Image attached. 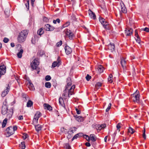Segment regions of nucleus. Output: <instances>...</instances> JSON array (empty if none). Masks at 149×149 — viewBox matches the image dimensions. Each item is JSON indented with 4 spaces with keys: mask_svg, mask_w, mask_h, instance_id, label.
<instances>
[{
    "mask_svg": "<svg viewBox=\"0 0 149 149\" xmlns=\"http://www.w3.org/2000/svg\"><path fill=\"white\" fill-rule=\"evenodd\" d=\"M1 113L3 115L7 113V118L10 119L12 117L13 115V110L12 109H10L8 110L7 105H4L2 107Z\"/></svg>",
    "mask_w": 149,
    "mask_h": 149,
    "instance_id": "obj_1",
    "label": "nucleus"
},
{
    "mask_svg": "<svg viewBox=\"0 0 149 149\" xmlns=\"http://www.w3.org/2000/svg\"><path fill=\"white\" fill-rule=\"evenodd\" d=\"M28 33V31L27 30L22 31L19 33L17 38L19 42H24L26 38Z\"/></svg>",
    "mask_w": 149,
    "mask_h": 149,
    "instance_id": "obj_2",
    "label": "nucleus"
},
{
    "mask_svg": "<svg viewBox=\"0 0 149 149\" xmlns=\"http://www.w3.org/2000/svg\"><path fill=\"white\" fill-rule=\"evenodd\" d=\"M39 62L38 61V59H35L33 61L32 63H31V68L33 70L36 69L38 70L39 69L38 68V66L39 65ZM39 71H38L37 73L38 74L39 72Z\"/></svg>",
    "mask_w": 149,
    "mask_h": 149,
    "instance_id": "obj_3",
    "label": "nucleus"
},
{
    "mask_svg": "<svg viewBox=\"0 0 149 149\" xmlns=\"http://www.w3.org/2000/svg\"><path fill=\"white\" fill-rule=\"evenodd\" d=\"M134 98L133 99V101L134 102H136L137 103H140L139 92L136 90L135 92L133 95Z\"/></svg>",
    "mask_w": 149,
    "mask_h": 149,
    "instance_id": "obj_4",
    "label": "nucleus"
},
{
    "mask_svg": "<svg viewBox=\"0 0 149 149\" xmlns=\"http://www.w3.org/2000/svg\"><path fill=\"white\" fill-rule=\"evenodd\" d=\"M6 131L7 133V136L8 137L10 136L14 133V131L13 130V127L11 126L8 127L6 129Z\"/></svg>",
    "mask_w": 149,
    "mask_h": 149,
    "instance_id": "obj_5",
    "label": "nucleus"
},
{
    "mask_svg": "<svg viewBox=\"0 0 149 149\" xmlns=\"http://www.w3.org/2000/svg\"><path fill=\"white\" fill-rule=\"evenodd\" d=\"M75 88V86L73 85L69 89L67 90L68 91V97H70L72 95H74V90Z\"/></svg>",
    "mask_w": 149,
    "mask_h": 149,
    "instance_id": "obj_6",
    "label": "nucleus"
},
{
    "mask_svg": "<svg viewBox=\"0 0 149 149\" xmlns=\"http://www.w3.org/2000/svg\"><path fill=\"white\" fill-rule=\"evenodd\" d=\"M120 64L124 70L126 69V61L123 58H121Z\"/></svg>",
    "mask_w": 149,
    "mask_h": 149,
    "instance_id": "obj_7",
    "label": "nucleus"
},
{
    "mask_svg": "<svg viewBox=\"0 0 149 149\" xmlns=\"http://www.w3.org/2000/svg\"><path fill=\"white\" fill-rule=\"evenodd\" d=\"M66 34L67 36L70 40L72 39L73 37H74V35L73 33L69 30L67 29V30L66 32Z\"/></svg>",
    "mask_w": 149,
    "mask_h": 149,
    "instance_id": "obj_8",
    "label": "nucleus"
},
{
    "mask_svg": "<svg viewBox=\"0 0 149 149\" xmlns=\"http://www.w3.org/2000/svg\"><path fill=\"white\" fill-rule=\"evenodd\" d=\"M41 114L39 111H37L34 116L33 122H37L39 118L41 116Z\"/></svg>",
    "mask_w": 149,
    "mask_h": 149,
    "instance_id": "obj_9",
    "label": "nucleus"
},
{
    "mask_svg": "<svg viewBox=\"0 0 149 149\" xmlns=\"http://www.w3.org/2000/svg\"><path fill=\"white\" fill-rule=\"evenodd\" d=\"M6 71V67L4 65L0 66V74H4Z\"/></svg>",
    "mask_w": 149,
    "mask_h": 149,
    "instance_id": "obj_10",
    "label": "nucleus"
},
{
    "mask_svg": "<svg viewBox=\"0 0 149 149\" xmlns=\"http://www.w3.org/2000/svg\"><path fill=\"white\" fill-rule=\"evenodd\" d=\"M133 30L132 29H127L125 30V33L126 36H130L132 35Z\"/></svg>",
    "mask_w": 149,
    "mask_h": 149,
    "instance_id": "obj_11",
    "label": "nucleus"
},
{
    "mask_svg": "<svg viewBox=\"0 0 149 149\" xmlns=\"http://www.w3.org/2000/svg\"><path fill=\"white\" fill-rule=\"evenodd\" d=\"M71 85V83L70 82H69L67 83V85L66 87L65 90L64 91V93L62 95V96L63 98L65 97V95H66L67 93V90L69 89V87Z\"/></svg>",
    "mask_w": 149,
    "mask_h": 149,
    "instance_id": "obj_12",
    "label": "nucleus"
},
{
    "mask_svg": "<svg viewBox=\"0 0 149 149\" xmlns=\"http://www.w3.org/2000/svg\"><path fill=\"white\" fill-rule=\"evenodd\" d=\"M60 58V57H58V58L57 61H54L52 63V67L53 68H54L56 66L58 67L60 65V60L59 59Z\"/></svg>",
    "mask_w": 149,
    "mask_h": 149,
    "instance_id": "obj_13",
    "label": "nucleus"
},
{
    "mask_svg": "<svg viewBox=\"0 0 149 149\" xmlns=\"http://www.w3.org/2000/svg\"><path fill=\"white\" fill-rule=\"evenodd\" d=\"M10 88V87L9 85L8 84L6 89L2 92L1 94L2 97H4L8 94V92L9 91Z\"/></svg>",
    "mask_w": 149,
    "mask_h": 149,
    "instance_id": "obj_14",
    "label": "nucleus"
},
{
    "mask_svg": "<svg viewBox=\"0 0 149 149\" xmlns=\"http://www.w3.org/2000/svg\"><path fill=\"white\" fill-rule=\"evenodd\" d=\"M65 53L67 55L70 54L72 52L71 48L68 46H65Z\"/></svg>",
    "mask_w": 149,
    "mask_h": 149,
    "instance_id": "obj_15",
    "label": "nucleus"
},
{
    "mask_svg": "<svg viewBox=\"0 0 149 149\" xmlns=\"http://www.w3.org/2000/svg\"><path fill=\"white\" fill-rule=\"evenodd\" d=\"M88 13L90 17L94 19H95L96 18V15L95 13H93L91 10H88Z\"/></svg>",
    "mask_w": 149,
    "mask_h": 149,
    "instance_id": "obj_16",
    "label": "nucleus"
},
{
    "mask_svg": "<svg viewBox=\"0 0 149 149\" xmlns=\"http://www.w3.org/2000/svg\"><path fill=\"white\" fill-rule=\"evenodd\" d=\"M45 26L46 27V31H53L54 29V27L51 26L50 25L48 24L46 25Z\"/></svg>",
    "mask_w": 149,
    "mask_h": 149,
    "instance_id": "obj_17",
    "label": "nucleus"
},
{
    "mask_svg": "<svg viewBox=\"0 0 149 149\" xmlns=\"http://www.w3.org/2000/svg\"><path fill=\"white\" fill-rule=\"evenodd\" d=\"M108 46V49L111 50V52H112L115 50V46L113 43H111Z\"/></svg>",
    "mask_w": 149,
    "mask_h": 149,
    "instance_id": "obj_18",
    "label": "nucleus"
},
{
    "mask_svg": "<svg viewBox=\"0 0 149 149\" xmlns=\"http://www.w3.org/2000/svg\"><path fill=\"white\" fill-rule=\"evenodd\" d=\"M76 120L79 122H82L84 121V118L80 116L76 115L75 116Z\"/></svg>",
    "mask_w": 149,
    "mask_h": 149,
    "instance_id": "obj_19",
    "label": "nucleus"
},
{
    "mask_svg": "<svg viewBox=\"0 0 149 149\" xmlns=\"http://www.w3.org/2000/svg\"><path fill=\"white\" fill-rule=\"evenodd\" d=\"M120 5L121 7V11L124 13H126L127 12V10L126 8L124 6V5L123 3H120Z\"/></svg>",
    "mask_w": 149,
    "mask_h": 149,
    "instance_id": "obj_20",
    "label": "nucleus"
},
{
    "mask_svg": "<svg viewBox=\"0 0 149 149\" xmlns=\"http://www.w3.org/2000/svg\"><path fill=\"white\" fill-rule=\"evenodd\" d=\"M90 140H91L92 141L94 142L96 140V137L94 134H91L90 135Z\"/></svg>",
    "mask_w": 149,
    "mask_h": 149,
    "instance_id": "obj_21",
    "label": "nucleus"
},
{
    "mask_svg": "<svg viewBox=\"0 0 149 149\" xmlns=\"http://www.w3.org/2000/svg\"><path fill=\"white\" fill-rule=\"evenodd\" d=\"M23 52L22 49H20L19 52L17 53V56L19 58H21L22 57V55Z\"/></svg>",
    "mask_w": 149,
    "mask_h": 149,
    "instance_id": "obj_22",
    "label": "nucleus"
},
{
    "mask_svg": "<svg viewBox=\"0 0 149 149\" xmlns=\"http://www.w3.org/2000/svg\"><path fill=\"white\" fill-rule=\"evenodd\" d=\"M44 106L45 107V109H47V110H49V111L52 110V108L49 105L47 104H44Z\"/></svg>",
    "mask_w": 149,
    "mask_h": 149,
    "instance_id": "obj_23",
    "label": "nucleus"
},
{
    "mask_svg": "<svg viewBox=\"0 0 149 149\" xmlns=\"http://www.w3.org/2000/svg\"><path fill=\"white\" fill-rule=\"evenodd\" d=\"M29 88L30 90L31 91H33L34 90V88L33 84L31 82V81H29Z\"/></svg>",
    "mask_w": 149,
    "mask_h": 149,
    "instance_id": "obj_24",
    "label": "nucleus"
},
{
    "mask_svg": "<svg viewBox=\"0 0 149 149\" xmlns=\"http://www.w3.org/2000/svg\"><path fill=\"white\" fill-rule=\"evenodd\" d=\"M35 127L36 130L38 132L41 130L42 126L41 125L39 124L35 125Z\"/></svg>",
    "mask_w": 149,
    "mask_h": 149,
    "instance_id": "obj_25",
    "label": "nucleus"
},
{
    "mask_svg": "<svg viewBox=\"0 0 149 149\" xmlns=\"http://www.w3.org/2000/svg\"><path fill=\"white\" fill-rule=\"evenodd\" d=\"M77 129V128L74 127L70 128V131H68L69 134H71L73 133L74 132L76 131Z\"/></svg>",
    "mask_w": 149,
    "mask_h": 149,
    "instance_id": "obj_26",
    "label": "nucleus"
},
{
    "mask_svg": "<svg viewBox=\"0 0 149 149\" xmlns=\"http://www.w3.org/2000/svg\"><path fill=\"white\" fill-rule=\"evenodd\" d=\"M19 147L21 149H25L26 148L25 143L24 142H22L19 145Z\"/></svg>",
    "mask_w": 149,
    "mask_h": 149,
    "instance_id": "obj_27",
    "label": "nucleus"
},
{
    "mask_svg": "<svg viewBox=\"0 0 149 149\" xmlns=\"http://www.w3.org/2000/svg\"><path fill=\"white\" fill-rule=\"evenodd\" d=\"M44 33V31H43V29L42 28H41L40 29H39L37 31V33L38 35L41 36Z\"/></svg>",
    "mask_w": 149,
    "mask_h": 149,
    "instance_id": "obj_28",
    "label": "nucleus"
},
{
    "mask_svg": "<svg viewBox=\"0 0 149 149\" xmlns=\"http://www.w3.org/2000/svg\"><path fill=\"white\" fill-rule=\"evenodd\" d=\"M24 1L26 8L28 9L29 8V0H24Z\"/></svg>",
    "mask_w": 149,
    "mask_h": 149,
    "instance_id": "obj_29",
    "label": "nucleus"
},
{
    "mask_svg": "<svg viewBox=\"0 0 149 149\" xmlns=\"http://www.w3.org/2000/svg\"><path fill=\"white\" fill-rule=\"evenodd\" d=\"M33 104L32 101L31 100H29L27 103L26 106L28 107H31L33 105Z\"/></svg>",
    "mask_w": 149,
    "mask_h": 149,
    "instance_id": "obj_30",
    "label": "nucleus"
},
{
    "mask_svg": "<svg viewBox=\"0 0 149 149\" xmlns=\"http://www.w3.org/2000/svg\"><path fill=\"white\" fill-rule=\"evenodd\" d=\"M99 20L102 25H103L104 24L105 22H107L105 21V19L102 17H99Z\"/></svg>",
    "mask_w": 149,
    "mask_h": 149,
    "instance_id": "obj_31",
    "label": "nucleus"
},
{
    "mask_svg": "<svg viewBox=\"0 0 149 149\" xmlns=\"http://www.w3.org/2000/svg\"><path fill=\"white\" fill-rule=\"evenodd\" d=\"M103 26L105 29H109V26L107 22H105Z\"/></svg>",
    "mask_w": 149,
    "mask_h": 149,
    "instance_id": "obj_32",
    "label": "nucleus"
},
{
    "mask_svg": "<svg viewBox=\"0 0 149 149\" xmlns=\"http://www.w3.org/2000/svg\"><path fill=\"white\" fill-rule=\"evenodd\" d=\"M59 103L61 105H63L64 104V101L61 97H60L59 99Z\"/></svg>",
    "mask_w": 149,
    "mask_h": 149,
    "instance_id": "obj_33",
    "label": "nucleus"
},
{
    "mask_svg": "<svg viewBox=\"0 0 149 149\" xmlns=\"http://www.w3.org/2000/svg\"><path fill=\"white\" fill-rule=\"evenodd\" d=\"M7 119L5 118L3 121L2 123V127L3 128L5 127L7 123Z\"/></svg>",
    "mask_w": 149,
    "mask_h": 149,
    "instance_id": "obj_34",
    "label": "nucleus"
},
{
    "mask_svg": "<svg viewBox=\"0 0 149 149\" xmlns=\"http://www.w3.org/2000/svg\"><path fill=\"white\" fill-rule=\"evenodd\" d=\"M98 70L100 73L102 72H103V68L101 65H100L98 68Z\"/></svg>",
    "mask_w": 149,
    "mask_h": 149,
    "instance_id": "obj_35",
    "label": "nucleus"
},
{
    "mask_svg": "<svg viewBox=\"0 0 149 149\" xmlns=\"http://www.w3.org/2000/svg\"><path fill=\"white\" fill-rule=\"evenodd\" d=\"M113 76L111 74H110L108 78V81L110 83H111L112 82V79Z\"/></svg>",
    "mask_w": 149,
    "mask_h": 149,
    "instance_id": "obj_36",
    "label": "nucleus"
},
{
    "mask_svg": "<svg viewBox=\"0 0 149 149\" xmlns=\"http://www.w3.org/2000/svg\"><path fill=\"white\" fill-rule=\"evenodd\" d=\"M135 130L132 128L131 127H130L128 129V132L131 133V134H133L134 132H135Z\"/></svg>",
    "mask_w": 149,
    "mask_h": 149,
    "instance_id": "obj_37",
    "label": "nucleus"
},
{
    "mask_svg": "<svg viewBox=\"0 0 149 149\" xmlns=\"http://www.w3.org/2000/svg\"><path fill=\"white\" fill-rule=\"evenodd\" d=\"M64 147L65 149H70L71 148L70 146L68 143H65L64 145Z\"/></svg>",
    "mask_w": 149,
    "mask_h": 149,
    "instance_id": "obj_38",
    "label": "nucleus"
},
{
    "mask_svg": "<svg viewBox=\"0 0 149 149\" xmlns=\"http://www.w3.org/2000/svg\"><path fill=\"white\" fill-rule=\"evenodd\" d=\"M45 86L48 88H50L51 87V84L49 82H47L45 83Z\"/></svg>",
    "mask_w": 149,
    "mask_h": 149,
    "instance_id": "obj_39",
    "label": "nucleus"
},
{
    "mask_svg": "<svg viewBox=\"0 0 149 149\" xmlns=\"http://www.w3.org/2000/svg\"><path fill=\"white\" fill-rule=\"evenodd\" d=\"M102 84L100 82H98L95 85V87L97 88L98 89L99 87L101 86Z\"/></svg>",
    "mask_w": 149,
    "mask_h": 149,
    "instance_id": "obj_40",
    "label": "nucleus"
},
{
    "mask_svg": "<svg viewBox=\"0 0 149 149\" xmlns=\"http://www.w3.org/2000/svg\"><path fill=\"white\" fill-rule=\"evenodd\" d=\"M70 24V23L69 22H66L65 24H64L62 27V28H63L65 27H67Z\"/></svg>",
    "mask_w": 149,
    "mask_h": 149,
    "instance_id": "obj_41",
    "label": "nucleus"
},
{
    "mask_svg": "<svg viewBox=\"0 0 149 149\" xmlns=\"http://www.w3.org/2000/svg\"><path fill=\"white\" fill-rule=\"evenodd\" d=\"M51 79V77L49 75H47L45 77V79L47 81L50 80Z\"/></svg>",
    "mask_w": 149,
    "mask_h": 149,
    "instance_id": "obj_42",
    "label": "nucleus"
},
{
    "mask_svg": "<svg viewBox=\"0 0 149 149\" xmlns=\"http://www.w3.org/2000/svg\"><path fill=\"white\" fill-rule=\"evenodd\" d=\"M111 103H110L109 104L107 108L106 109V112H108L109 111V110H110V109L111 108Z\"/></svg>",
    "mask_w": 149,
    "mask_h": 149,
    "instance_id": "obj_43",
    "label": "nucleus"
},
{
    "mask_svg": "<svg viewBox=\"0 0 149 149\" xmlns=\"http://www.w3.org/2000/svg\"><path fill=\"white\" fill-rule=\"evenodd\" d=\"M143 138L145 139H146V136L145 134L146 130L145 128H144V130L143 131Z\"/></svg>",
    "mask_w": 149,
    "mask_h": 149,
    "instance_id": "obj_44",
    "label": "nucleus"
},
{
    "mask_svg": "<svg viewBox=\"0 0 149 149\" xmlns=\"http://www.w3.org/2000/svg\"><path fill=\"white\" fill-rule=\"evenodd\" d=\"M62 44V41L60 40L59 42H57L56 43V46L57 47H59L61 46Z\"/></svg>",
    "mask_w": 149,
    "mask_h": 149,
    "instance_id": "obj_45",
    "label": "nucleus"
},
{
    "mask_svg": "<svg viewBox=\"0 0 149 149\" xmlns=\"http://www.w3.org/2000/svg\"><path fill=\"white\" fill-rule=\"evenodd\" d=\"M121 125V124L120 123H118V124L116 126L117 129L118 130L119 132L120 131V125Z\"/></svg>",
    "mask_w": 149,
    "mask_h": 149,
    "instance_id": "obj_46",
    "label": "nucleus"
},
{
    "mask_svg": "<svg viewBox=\"0 0 149 149\" xmlns=\"http://www.w3.org/2000/svg\"><path fill=\"white\" fill-rule=\"evenodd\" d=\"M83 137L85 138L87 141H89L90 140V138L88 136L86 135H84Z\"/></svg>",
    "mask_w": 149,
    "mask_h": 149,
    "instance_id": "obj_47",
    "label": "nucleus"
},
{
    "mask_svg": "<svg viewBox=\"0 0 149 149\" xmlns=\"http://www.w3.org/2000/svg\"><path fill=\"white\" fill-rule=\"evenodd\" d=\"M102 128V127L101 126V125H98L96 126V129L97 130H101Z\"/></svg>",
    "mask_w": 149,
    "mask_h": 149,
    "instance_id": "obj_48",
    "label": "nucleus"
},
{
    "mask_svg": "<svg viewBox=\"0 0 149 149\" xmlns=\"http://www.w3.org/2000/svg\"><path fill=\"white\" fill-rule=\"evenodd\" d=\"M91 77L90 76L89 74H88L86 77V79L87 81H89L91 79Z\"/></svg>",
    "mask_w": 149,
    "mask_h": 149,
    "instance_id": "obj_49",
    "label": "nucleus"
},
{
    "mask_svg": "<svg viewBox=\"0 0 149 149\" xmlns=\"http://www.w3.org/2000/svg\"><path fill=\"white\" fill-rule=\"evenodd\" d=\"M9 40V39L6 38H5L3 40V41L5 43H7L8 42Z\"/></svg>",
    "mask_w": 149,
    "mask_h": 149,
    "instance_id": "obj_50",
    "label": "nucleus"
},
{
    "mask_svg": "<svg viewBox=\"0 0 149 149\" xmlns=\"http://www.w3.org/2000/svg\"><path fill=\"white\" fill-rule=\"evenodd\" d=\"M78 137H79L78 136V135L77 134L76 135H75L73 137V138L72 139V140H73L74 139H77V138Z\"/></svg>",
    "mask_w": 149,
    "mask_h": 149,
    "instance_id": "obj_51",
    "label": "nucleus"
},
{
    "mask_svg": "<svg viewBox=\"0 0 149 149\" xmlns=\"http://www.w3.org/2000/svg\"><path fill=\"white\" fill-rule=\"evenodd\" d=\"M135 36L137 38H139V36L136 30H135Z\"/></svg>",
    "mask_w": 149,
    "mask_h": 149,
    "instance_id": "obj_52",
    "label": "nucleus"
},
{
    "mask_svg": "<svg viewBox=\"0 0 149 149\" xmlns=\"http://www.w3.org/2000/svg\"><path fill=\"white\" fill-rule=\"evenodd\" d=\"M143 30L148 32H149V29L147 27H146L145 28L143 29Z\"/></svg>",
    "mask_w": 149,
    "mask_h": 149,
    "instance_id": "obj_53",
    "label": "nucleus"
},
{
    "mask_svg": "<svg viewBox=\"0 0 149 149\" xmlns=\"http://www.w3.org/2000/svg\"><path fill=\"white\" fill-rule=\"evenodd\" d=\"M71 17L72 18V19L73 20H74V21L76 20V17H75V15H72L71 16Z\"/></svg>",
    "mask_w": 149,
    "mask_h": 149,
    "instance_id": "obj_54",
    "label": "nucleus"
},
{
    "mask_svg": "<svg viewBox=\"0 0 149 149\" xmlns=\"http://www.w3.org/2000/svg\"><path fill=\"white\" fill-rule=\"evenodd\" d=\"M76 110L77 112V113L78 114H80L81 113V111L78 110L77 108L76 109Z\"/></svg>",
    "mask_w": 149,
    "mask_h": 149,
    "instance_id": "obj_55",
    "label": "nucleus"
},
{
    "mask_svg": "<svg viewBox=\"0 0 149 149\" xmlns=\"http://www.w3.org/2000/svg\"><path fill=\"white\" fill-rule=\"evenodd\" d=\"M77 134L78 135V136L79 137H81L82 136H84V134L82 133H79L78 134Z\"/></svg>",
    "mask_w": 149,
    "mask_h": 149,
    "instance_id": "obj_56",
    "label": "nucleus"
},
{
    "mask_svg": "<svg viewBox=\"0 0 149 149\" xmlns=\"http://www.w3.org/2000/svg\"><path fill=\"white\" fill-rule=\"evenodd\" d=\"M18 119L20 120L23 119V116H20L18 117Z\"/></svg>",
    "mask_w": 149,
    "mask_h": 149,
    "instance_id": "obj_57",
    "label": "nucleus"
},
{
    "mask_svg": "<svg viewBox=\"0 0 149 149\" xmlns=\"http://www.w3.org/2000/svg\"><path fill=\"white\" fill-rule=\"evenodd\" d=\"M13 130L14 131V132H15V130H16L17 129V127L16 126H14L13 127Z\"/></svg>",
    "mask_w": 149,
    "mask_h": 149,
    "instance_id": "obj_58",
    "label": "nucleus"
},
{
    "mask_svg": "<svg viewBox=\"0 0 149 149\" xmlns=\"http://www.w3.org/2000/svg\"><path fill=\"white\" fill-rule=\"evenodd\" d=\"M137 39L136 40V41L138 43L140 44L141 42V40L140 38V37H139V38H137Z\"/></svg>",
    "mask_w": 149,
    "mask_h": 149,
    "instance_id": "obj_59",
    "label": "nucleus"
},
{
    "mask_svg": "<svg viewBox=\"0 0 149 149\" xmlns=\"http://www.w3.org/2000/svg\"><path fill=\"white\" fill-rule=\"evenodd\" d=\"M27 134H25V135H24L23 136V138L24 139H25L26 138H27Z\"/></svg>",
    "mask_w": 149,
    "mask_h": 149,
    "instance_id": "obj_60",
    "label": "nucleus"
},
{
    "mask_svg": "<svg viewBox=\"0 0 149 149\" xmlns=\"http://www.w3.org/2000/svg\"><path fill=\"white\" fill-rule=\"evenodd\" d=\"M85 145L87 146H91V144L90 143L88 142H86L85 143Z\"/></svg>",
    "mask_w": 149,
    "mask_h": 149,
    "instance_id": "obj_61",
    "label": "nucleus"
},
{
    "mask_svg": "<svg viewBox=\"0 0 149 149\" xmlns=\"http://www.w3.org/2000/svg\"><path fill=\"white\" fill-rule=\"evenodd\" d=\"M102 128H105L106 127V125L105 124H103L101 125Z\"/></svg>",
    "mask_w": 149,
    "mask_h": 149,
    "instance_id": "obj_62",
    "label": "nucleus"
},
{
    "mask_svg": "<svg viewBox=\"0 0 149 149\" xmlns=\"http://www.w3.org/2000/svg\"><path fill=\"white\" fill-rule=\"evenodd\" d=\"M43 20L44 21H45L46 22H47L48 21V19H47V18L46 17H44L43 18Z\"/></svg>",
    "mask_w": 149,
    "mask_h": 149,
    "instance_id": "obj_63",
    "label": "nucleus"
},
{
    "mask_svg": "<svg viewBox=\"0 0 149 149\" xmlns=\"http://www.w3.org/2000/svg\"><path fill=\"white\" fill-rule=\"evenodd\" d=\"M31 4L32 6H33L34 4V2L35 1V0H31Z\"/></svg>",
    "mask_w": 149,
    "mask_h": 149,
    "instance_id": "obj_64",
    "label": "nucleus"
}]
</instances>
